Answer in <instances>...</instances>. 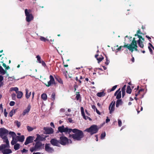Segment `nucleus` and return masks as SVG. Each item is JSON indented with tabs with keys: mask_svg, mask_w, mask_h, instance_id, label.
Masks as SVG:
<instances>
[{
	"mask_svg": "<svg viewBox=\"0 0 154 154\" xmlns=\"http://www.w3.org/2000/svg\"><path fill=\"white\" fill-rule=\"evenodd\" d=\"M134 35L135 36H137L139 38V40H141V39L143 41H144V38H143L141 36L139 35L138 34H135Z\"/></svg>",
	"mask_w": 154,
	"mask_h": 154,
	"instance_id": "4c0bfd02",
	"label": "nucleus"
},
{
	"mask_svg": "<svg viewBox=\"0 0 154 154\" xmlns=\"http://www.w3.org/2000/svg\"><path fill=\"white\" fill-rule=\"evenodd\" d=\"M13 90L15 91L16 93L19 91H18V88L17 87L13 88Z\"/></svg>",
	"mask_w": 154,
	"mask_h": 154,
	"instance_id": "49530a36",
	"label": "nucleus"
},
{
	"mask_svg": "<svg viewBox=\"0 0 154 154\" xmlns=\"http://www.w3.org/2000/svg\"><path fill=\"white\" fill-rule=\"evenodd\" d=\"M44 134H52L54 132L53 129L51 128L44 127Z\"/></svg>",
	"mask_w": 154,
	"mask_h": 154,
	"instance_id": "f8f14e48",
	"label": "nucleus"
},
{
	"mask_svg": "<svg viewBox=\"0 0 154 154\" xmlns=\"http://www.w3.org/2000/svg\"><path fill=\"white\" fill-rule=\"evenodd\" d=\"M122 97H123L125 95V91H122Z\"/></svg>",
	"mask_w": 154,
	"mask_h": 154,
	"instance_id": "69168bd1",
	"label": "nucleus"
},
{
	"mask_svg": "<svg viewBox=\"0 0 154 154\" xmlns=\"http://www.w3.org/2000/svg\"><path fill=\"white\" fill-rule=\"evenodd\" d=\"M27 128L28 131L29 132L33 130V128L29 126H28L27 127Z\"/></svg>",
	"mask_w": 154,
	"mask_h": 154,
	"instance_id": "58836bf2",
	"label": "nucleus"
},
{
	"mask_svg": "<svg viewBox=\"0 0 154 154\" xmlns=\"http://www.w3.org/2000/svg\"><path fill=\"white\" fill-rule=\"evenodd\" d=\"M15 102L13 101H11L9 103V105L11 106H14L15 104Z\"/></svg>",
	"mask_w": 154,
	"mask_h": 154,
	"instance_id": "09e8293b",
	"label": "nucleus"
},
{
	"mask_svg": "<svg viewBox=\"0 0 154 154\" xmlns=\"http://www.w3.org/2000/svg\"><path fill=\"white\" fill-rule=\"evenodd\" d=\"M8 133V131L5 128H0V137L2 139H6V142L7 143H8V139L7 135Z\"/></svg>",
	"mask_w": 154,
	"mask_h": 154,
	"instance_id": "20e7f679",
	"label": "nucleus"
},
{
	"mask_svg": "<svg viewBox=\"0 0 154 154\" xmlns=\"http://www.w3.org/2000/svg\"><path fill=\"white\" fill-rule=\"evenodd\" d=\"M14 123H16L17 126L18 128L20 127V126L21 125V123L20 122H19L18 121H15L14 122Z\"/></svg>",
	"mask_w": 154,
	"mask_h": 154,
	"instance_id": "c9c22d12",
	"label": "nucleus"
},
{
	"mask_svg": "<svg viewBox=\"0 0 154 154\" xmlns=\"http://www.w3.org/2000/svg\"><path fill=\"white\" fill-rule=\"evenodd\" d=\"M4 115H5V117H7V115L8 114V112H6V109H4Z\"/></svg>",
	"mask_w": 154,
	"mask_h": 154,
	"instance_id": "864d4df0",
	"label": "nucleus"
},
{
	"mask_svg": "<svg viewBox=\"0 0 154 154\" xmlns=\"http://www.w3.org/2000/svg\"><path fill=\"white\" fill-rule=\"evenodd\" d=\"M75 80L78 82V84L79 85H80L82 83V82L80 80L78 79V77H76L75 78Z\"/></svg>",
	"mask_w": 154,
	"mask_h": 154,
	"instance_id": "e433bc0d",
	"label": "nucleus"
},
{
	"mask_svg": "<svg viewBox=\"0 0 154 154\" xmlns=\"http://www.w3.org/2000/svg\"><path fill=\"white\" fill-rule=\"evenodd\" d=\"M125 47H126V48L132 52L134 51V49L137 52H139L138 50L137 49V41L135 40V38H134L131 43L130 45L128 44L124 46Z\"/></svg>",
	"mask_w": 154,
	"mask_h": 154,
	"instance_id": "f03ea898",
	"label": "nucleus"
},
{
	"mask_svg": "<svg viewBox=\"0 0 154 154\" xmlns=\"http://www.w3.org/2000/svg\"><path fill=\"white\" fill-rule=\"evenodd\" d=\"M3 77L0 75V83L2 82V81L3 80Z\"/></svg>",
	"mask_w": 154,
	"mask_h": 154,
	"instance_id": "0e129e2a",
	"label": "nucleus"
},
{
	"mask_svg": "<svg viewBox=\"0 0 154 154\" xmlns=\"http://www.w3.org/2000/svg\"><path fill=\"white\" fill-rule=\"evenodd\" d=\"M115 105V102L113 103L112 102L110 104L109 106V110L110 114H112L114 110V107Z\"/></svg>",
	"mask_w": 154,
	"mask_h": 154,
	"instance_id": "dca6fc26",
	"label": "nucleus"
},
{
	"mask_svg": "<svg viewBox=\"0 0 154 154\" xmlns=\"http://www.w3.org/2000/svg\"><path fill=\"white\" fill-rule=\"evenodd\" d=\"M77 93H78V94H76V99L77 100H78L80 98V95L79 94V92H77Z\"/></svg>",
	"mask_w": 154,
	"mask_h": 154,
	"instance_id": "c03bdc74",
	"label": "nucleus"
},
{
	"mask_svg": "<svg viewBox=\"0 0 154 154\" xmlns=\"http://www.w3.org/2000/svg\"><path fill=\"white\" fill-rule=\"evenodd\" d=\"M49 79L50 80L47 82L43 80L44 82H43V83L44 85L47 87H49L53 85H56V82L53 76L52 75H50Z\"/></svg>",
	"mask_w": 154,
	"mask_h": 154,
	"instance_id": "423d86ee",
	"label": "nucleus"
},
{
	"mask_svg": "<svg viewBox=\"0 0 154 154\" xmlns=\"http://www.w3.org/2000/svg\"><path fill=\"white\" fill-rule=\"evenodd\" d=\"M121 97V91H119L118 92L116 97V98L118 99H119Z\"/></svg>",
	"mask_w": 154,
	"mask_h": 154,
	"instance_id": "2f4dec72",
	"label": "nucleus"
},
{
	"mask_svg": "<svg viewBox=\"0 0 154 154\" xmlns=\"http://www.w3.org/2000/svg\"><path fill=\"white\" fill-rule=\"evenodd\" d=\"M137 43L138 46L142 48H143L144 47V45L143 42L141 40H138L137 41Z\"/></svg>",
	"mask_w": 154,
	"mask_h": 154,
	"instance_id": "b1692460",
	"label": "nucleus"
},
{
	"mask_svg": "<svg viewBox=\"0 0 154 154\" xmlns=\"http://www.w3.org/2000/svg\"><path fill=\"white\" fill-rule=\"evenodd\" d=\"M3 140L4 142H5L6 144H2L0 146V150L1 151L2 149H5L6 148H8L9 147V141L8 140V143L6 142V139H3Z\"/></svg>",
	"mask_w": 154,
	"mask_h": 154,
	"instance_id": "4468645a",
	"label": "nucleus"
},
{
	"mask_svg": "<svg viewBox=\"0 0 154 154\" xmlns=\"http://www.w3.org/2000/svg\"><path fill=\"white\" fill-rule=\"evenodd\" d=\"M146 37L149 40V41L150 42H151V38L150 37L148 36L147 35H146Z\"/></svg>",
	"mask_w": 154,
	"mask_h": 154,
	"instance_id": "bf43d9fd",
	"label": "nucleus"
},
{
	"mask_svg": "<svg viewBox=\"0 0 154 154\" xmlns=\"http://www.w3.org/2000/svg\"><path fill=\"white\" fill-rule=\"evenodd\" d=\"M106 136V133L104 132L102 133L101 135L100 138L101 139H103Z\"/></svg>",
	"mask_w": 154,
	"mask_h": 154,
	"instance_id": "f704fd0d",
	"label": "nucleus"
},
{
	"mask_svg": "<svg viewBox=\"0 0 154 154\" xmlns=\"http://www.w3.org/2000/svg\"><path fill=\"white\" fill-rule=\"evenodd\" d=\"M96 112L97 113V114H98L99 115H100V112H99V111L97 109H96Z\"/></svg>",
	"mask_w": 154,
	"mask_h": 154,
	"instance_id": "774afa93",
	"label": "nucleus"
},
{
	"mask_svg": "<svg viewBox=\"0 0 154 154\" xmlns=\"http://www.w3.org/2000/svg\"><path fill=\"white\" fill-rule=\"evenodd\" d=\"M17 109H13L10 112L9 116L10 117H12L13 115H14L17 111Z\"/></svg>",
	"mask_w": 154,
	"mask_h": 154,
	"instance_id": "393cba45",
	"label": "nucleus"
},
{
	"mask_svg": "<svg viewBox=\"0 0 154 154\" xmlns=\"http://www.w3.org/2000/svg\"><path fill=\"white\" fill-rule=\"evenodd\" d=\"M51 143L53 146H60V144L59 140L55 138L52 139L50 140Z\"/></svg>",
	"mask_w": 154,
	"mask_h": 154,
	"instance_id": "9b49d317",
	"label": "nucleus"
},
{
	"mask_svg": "<svg viewBox=\"0 0 154 154\" xmlns=\"http://www.w3.org/2000/svg\"><path fill=\"white\" fill-rule=\"evenodd\" d=\"M0 109L2 111V112H3V108L2 107V104H0Z\"/></svg>",
	"mask_w": 154,
	"mask_h": 154,
	"instance_id": "13d9d810",
	"label": "nucleus"
},
{
	"mask_svg": "<svg viewBox=\"0 0 154 154\" xmlns=\"http://www.w3.org/2000/svg\"><path fill=\"white\" fill-rule=\"evenodd\" d=\"M58 132H60L62 133L63 132L65 133L66 134H70V133L72 132V129L69 128L68 127L65 128L63 125L62 126H59L58 127Z\"/></svg>",
	"mask_w": 154,
	"mask_h": 154,
	"instance_id": "0eeeda50",
	"label": "nucleus"
},
{
	"mask_svg": "<svg viewBox=\"0 0 154 154\" xmlns=\"http://www.w3.org/2000/svg\"><path fill=\"white\" fill-rule=\"evenodd\" d=\"M12 99L14 100L15 99L16 94H12Z\"/></svg>",
	"mask_w": 154,
	"mask_h": 154,
	"instance_id": "603ef678",
	"label": "nucleus"
},
{
	"mask_svg": "<svg viewBox=\"0 0 154 154\" xmlns=\"http://www.w3.org/2000/svg\"><path fill=\"white\" fill-rule=\"evenodd\" d=\"M16 138L17 139L18 141L22 142L24 141L25 137L23 135L21 136H17Z\"/></svg>",
	"mask_w": 154,
	"mask_h": 154,
	"instance_id": "412c9836",
	"label": "nucleus"
},
{
	"mask_svg": "<svg viewBox=\"0 0 154 154\" xmlns=\"http://www.w3.org/2000/svg\"><path fill=\"white\" fill-rule=\"evenodd\" d=\"M20 145L19 143H16L14 145V149L15 150H18L20 148Z\"/></svg>",
	"mask_w": 154,
	"mask_h": 154,
	"instance_id": "7c9ffc66",
	"label": "nucleus"
},
{
	"mask_svg": "<svg viewBox=\"0 0 154 154\" xmlns=\"http://www.w3.org/2000/svg\"><path fill=\"white\" fill-rule=\"evenodd\" d=\"M35 142L34 146L30 148V151L32 152L39 150L42 148H43L44 147V144H42L39 141H37Z\"/></svg>",
	"mask_w": 154,
	"mask_h": 154,
	"instance_id": "7ed1b4c3",
	"label": "nucleus"
},
{
	"mask_svg": "<svg viewBox=\"0 0 154 154\" xmlns=\"http://www.w3.org/2000/svg\"><path fill=\"white\" fill-rule=\"evenodd\" d=\"M31 108V106L30 105H29L27 107V108L26 109H25L23 111V113H22V115L23 116H25L26 114H28L29 111L30 110V109Z\"/></svg>",
	"mask_w": 154,
	"mask_h": 154,
	"instance_id": "6ab92c4d",
	"label": "nucleus"
},
{
	"mask_svg": "<svg viewBox=\"0 0 154 154\" xmlns=\"http://www.w3.org/2000/svg\"><path fill=\"white\" fill-rule=\"evenodd\" d=\"M8 134L11 136L12 138L13 137H15V136H17L15 133L13 131H10L8 133Z\"/></svg>",
	"mask_w": 154,
	"mask_h": 154,
	"instance_id": "473e14b6",
	"label": "nucleus"
},
{
	"mask_svg": "<svg viewBox=\"0 0 154 154\" xmlns=\"http://www.w3.org/2000/svg\"><path fill=\"white\" fill-rule=\"evenodd\" d=\"M132 91L131 89V88L130 86L129 85H128L127 87L126 92L129 94L131 93Z\"/></svg>",
	"mask_w": 154,
	"mask_h": 154,
	"instance_id": "c85d7f7f",
	"label": "nucleus"
},
{
	"mask_svg": "<svg viewBox=\"0 0 154 154\" xmlns=\"http://www.w3.org/2000/svg\"><path fill=\"white\" fill-rule=\"evenodd\" d=\"M25 15L26 16V20L29 22L32 20L33 19V17L32 14H30L28 11L27 9H26L25 11Z\"/></svg>",
	"mask_w": 154,
	"mask_h": 154,
	"instance_id": "1a4fd4ad",
	"label": "nucleus"
},
{
	"mask_svg": "<svg viewBox=\"0 0 154 154\" xmlns=\"http://www.w3.org/2000/svg\"><path fill=\"white\" fill-rule=\"evenodd\" d=\"M33 137L31 136L28 137L26 139L25 142L24 143L25 145H27L29 143H31L33 141Z\"/></svg>",
	"mask_w": 154,
	"mask_h": 154,
	"instance_id": "f3484780",
	"label": "nucleus"
},
{
	"mask_svg": "<svg viewBox=\"0 0 154 154\" xmlns=\"http://www.w3.org/2000/svg\"><path fill=\"white\" fill-rule=\"evenodd\" d=\"M125 45H126V44H125L124 46H119L117 49V50L118 51H120L121 48L122 47L126 48V47H125L124 46Z\"/></svg>",
	"mask_w": 154,
	"mask_h": 154,
	"instance_id": "37998d69",
	"label": "nucleus"
},
{
	"mask_svg": "<svg viewBox=\"0 0 154 154\" xmlns=\"http://www.w3.org/2000/svg\"><path fill=\"white\" fill-rule=\"evenodd\" d=\"M81 113H82V115L83 116V118L84 119H85V114L84 112H84H81Z\"/></svg>",
	"mask_w": 154,
	"mask_h": 154,
	"instance_id": "5fc2aeb1",
	"label": "nucleus"
},
{
	"mask_svg": "<svg viewBox=\"0 0 154 154\" xmlns=\"http://www.w3.org/2000/svg\"><path fill=\"white\" fill-rule=\"evenodd\" d=\"M26 91V97L27 99H28L29 97L31 95V92H30L29 93H28L29 90L28 89L26 88L25 89Z\"/></svg>",
	"mask_w": 154,
	"mask_h": 154,
	"instance_id": "5701e85b",
	"label": "nucleus"
},
{
	"mask_svg": "<svg viewBox=\"0 0 154 154\" xmlns=\"http://www.w3.org/2000/svg\"><path fill=\"white\" fill-rule=\"evenodd\" d=\"M40 39L41 41H44V42H46V41H48V40L46 38H45L43 37H41L40 38Z\"/></svg>",
	"mask_w": 154,
	"mask_h": 154,
	"instance_id": "ea45409f",
	"label": "nucleus"
},
{
	"mask_svg": "<svg viewBox=\"0 0 154 154\" xmlns=\"http://www.w3.org/2000/svg\"><path fill=\"white\" fill-rule=\"evenodd\" d=\"M118 125L119 127H121L122 125V122L121 120L120 119L118 120Z\"/></svg>",
	"mask_w": 154,
	"mask_h": 154,
	"instance_id": "a18cd8bd",
	"label": "nucleus"
},
{
	"mask_svg": "<svg viewBox=\"0 0 154 154\" xmlns=\"http://www.w3.org/2000/svg\"><path fill=\"white\" fill-rule=\"evenodd\" d=\"M120 90V88H119L118 90H117L115 93L114 94V96H117V94L118 93V92H119V91Z\"/></svg>",
	"mask_w": 154,
	"mask_h": 154,
	"instance_id": "680f3d73",
	"label": "nucleus"
},
{
	"mask_svg": "<svg viewBox=\"0 0 154 154\" xmlns=\"http://www.w3.org/2000/svg\"><path fill=\"white\" fill-rule=\"evenodd\" d=\"M37 137L34 140L35 142L38 141H43L45 140V138L47 137V136H45V137H43L41 136L40 135L38 134H37Z\"/></svg>",
	"mask_w": 154,
	"mask_h": 154,
	"instance_id": "2eb2a0df",
	"label": "nucleus"
},
{
	"mask_svg": "<svg viewBox=\"0 0 154 154\" xmlns=\"http://www.w3.org/2000/svg\"><path fill=\"white\" fill-rule=\"evenodd\" d=\"M126 87V85H124L122 88V91H125Z\"/></svg>",
	"mask_w": 154,
	"mask_h": 154,
	"instance_id": "6e6d98bb",
	"label": "nucleus"
},
{
	"mask_svg": "<svg viewBox=\"0 0 154 154\" xmlns=\"http://www.w3.org/2000/svg\"><path fill=\"white\" fill-rule=\"evenodd\" d=\"M56 80L59 83L61 84H63V81L62 79L59 76L55 77Z\"/></svg>",
	"mask_w": 154,
	"mask_h": 154,
	"instance_id": "bb28decb",
	"label": "nucleus"
},
{
	"mask_svg": "<svg viewBox=\"0 0 154 154\" xmlns=\"http://www.w3.org/2000/svg\"><path fill=\"white\" fill-rule=\"evenodd\" d=\"M98 128L97 125H91L89 128L85 129V131L90 133L91 135L96 133L98 131Z\"/></svg>",
	"mask_w": 154,
	"mask_h": 154,
	"instance_id": "39448f33",
	"label": "nucleus"
},
{
	"mask_svg": "<svg viewBox=\"0 0 154 154\" xmlns=\"http://www.w3.org/2000/svg\"><path fill=\"white\" fill-rule=\"evenodd\" d=\"M36 58L37 59V62L40 63H41L42 65L44 67H47V65L45 62L41 59L40 56L39 55L36 56Z\"/></svg>",
	"mask_w": 154,
	"mask_h": 154,
	"instance_id": "ddd939ff",
	"label": "nucleus"
},
{
	"mask_svg": "<svg viewBox=\"0 0 154 154\" xmlns=\"http://www.w3.org/2000/svg\"><path fill=\"white\" fill-rule=\"evenodd\" d=\"M105 94L103 91L98 92L97 94V95L99 97H101L105 96Z\"/></svg>",
	"mask_w": 154,
	"mask_h": 154,
	"instance_id": "a878e982",
	"label": "nucleus"
},
{
	"mask_svg": "<svg viewBox=\"0 0 154 154\" xmlns=\"http://www.w3.org/2000/svg\"><path fill=\"white\" fill-rule=\"evenodd\" d=\"M68 121L70 123H71L72 122V119L71 118H69L68 119Z\"/></svg>",
	"mask_w": 154,
	"mask_h": 154,
	"instance_id": "338daca9",
	"label": "nucleus"
},
{
	"mask_svg": "<svg viewBox=\"0 0 154 154\" xmlns=\"http://www.w3.org/2000/svg\"><path fill=\"white\" fill-rule=\"evenodd\" d=\"M55 93H52L51 96V97L52 98L53 100H55Z\"/></svg>",
	"mask_w": 154,
	"mask_h": 154,
	"instance_id": "de8ad7c7",
	"label": "nucleus"
},
{
	"mask_svg": "<svg viewBox=\"0 0 154 154\" xmlns=\"http://www.w3.org/2000/svg\"><path fill=\"white\" fill-rule=\"evenodd\" d=\"M16 136H15V137H13V138H12V140H14V141H15L16 142H17L18 141V140L16 138Z\"/></svg>",
	"mask_w": 154,
	"mask_h": 154,
	"instance_id": "8fccbe9b",
	"label": "nucleus"
},
{
	"mask_svg": "<svg viewBox=\"0 0 154 154\" xmlns=\"http://www.w3.org/2000/svg\"><path fill=\"white\" fill-rule=\"evenodd\" d=\"M1 151L3 154H9L12 153V152L11 150L10 149H2Z\"/></svg>",
	"mask_w": 154,
	"mask_h": 154,
	"instance_id": "aec40b11",
	"label": "nucleus"
},
{
	"mask_svg": "<svg viewBox=\"0 0 154 154\" xmlns=\"http://www.w3.org/2000/svg\"><path fill=\"white\" fill-rule=\"evenodd\" d=\"M105 56L106 61L104 62V63L106 65H108L109 63V60H108L107 56L106 55H105Z\"/></svg>",
	"mask_w": 154,
	"mask_h": 154,
	"instance_id": "72a5a7b5",
	"label": "nucleus"
},
{
	"mask_svg": "<svg viewBox=\"0 0 154 154\" xmlns=\"http://www.w3.org/2000/svg\"><path fill=\"white\" fill-rule=\"evenodd\" d=\"M41 98L44 100H46L47 99V95L45 94H43L41 96Z\"/></svg>",
	"mask_w": 154,
	"mask_h": 154,
	"instance_id": "c756f323",
	"label": "nucleus"
},
{
	"mask_svg": "<svg viewBox=\"0 0 154 154\" xmlns=\"http://www.w3.org/2000/svg\"><path fill=\"white\" fill-rule=\"evenodd\" d=\"M17 143V142H16L15 141H14V140H12V141L11 142V144L12 145H14L16 144Z\"/></svg>",
	"mask_w": 154,
	"mask_h": 154,
	"instance_id": "3c124183",
	"label": "nucleus"
},
{
	"mask_svg": "<svg viewBox=\"0 0 154 154\" xmlns=\"http://www.w3.org/2000/svg\"><path fill=\"white\" fill-rule=\"evenodd\" d=\"M50 143H46L45 146V150L48 153H52L54 151L52 147H50Z\"/></svg>",
	"mask_w": 154,
	"mask_h": 154,
	"instance_id": "9d476101",
	"label": "nucleus"
},
{
	"mask_svg": "<svg viewBox=\"0 0 154 154\" xmlns=\"http://www.w3.org/2000/svg\"><path fill=\"white\" fill-rule=\"evenodd\" d=\"M95 58L98 61V63H99L101 61H102L104 59V57L101 55L99 56L98 54H96L95 56Z\"/></svg>",
	"mask_w": 154,
	"mask_h": 154,
	"instance_id": "a211bd4d",
	"label": "nucleus"
},
{
	"mask_svg": "<svg viewBox=\"0 0 154 154\" xmlns=\"http://www.w3.org/2000/svg\"><path fill=\"white\" fill-rule=\"evenodd\" d=\"M72 131L75 134H70L69 137H72L75 140H80L84 137V133L81 130L77 129H72Z\"/></svg>",
	"mask_w": 154,
	"mask_h": 154,
	"instance_id": "f257e3e1",
	"label": "nucleus"
},
{
	"mask_svg": "<svg viewBox=\"0 0 154 154\" xmlns=\"http://www.w3.org/2000/svg\"><path fill=\"white\" fill-rule=\"evenodd\" d=\"M7 71L6 70H5L3 68L0 71V72L3 74H5L6 72Z\"/></svg>",
	"mask_w": 154,
	"mask_h": 154,
	"instance_id": "a19ab883",
	"label": "nucleus"
},
{
	"mask_svg": "<svg viewBox=\"0 0 154 154\" xmlns=\"http://www.w3.org/2000/svg\"><path fill=\"white\" fill-rule=\"evenodd\" d=\"M28 151V150L25 149H23V150L21 151V152L22 153H23L24 152H27Z\"/></svg>",
	"mask_w": 154,
	"mask_h": 154,
	"instance_id": "e2e57ef3",
	"label": "nucleus"
},
{
	"mask_svg": "<svg viewBox=\"0 0 154 154\" xmlns=\"http://www.w3.org/2000/svg\"><path fill=\"white\" fill-rule=\"evenodd\" d=\"M117 85H116L113 86L112 88L109 90L110 92H111L114 91L117 88Z\"/></svg>",
	"mask_w": 154,
	"mask_h": 154,
	"instance_id": "79ce46f5",
	"label": "nucleus"
},
{
	"mask_svg": "<svg viewBox=\"0 0 154 154\" xmlns=\"http://www.w3.org/2000/svg\"><path fill=\"white\" fill-rule=\"evenodd\" d=\"M122 103L123 102L121 99H118L116 102V107H118L119 105H122Z\"/></svg>",
	"mask_w": 154,
	"mask_h": 154,
	"instance_id": "4be33fe9",
	"label": "nucleus"
},
{
	"mask_svg": "<svg viewBox=\"0 0 154 154\" xmlns=\"http://www.w3.org/2000/svg\"><path fill=\"white\" fill-rule=\"evenodd\" d=\"M17 97L18 98H21L23 96V93L22 92L19 91L17 93Z\"/></svg>",
	"mask_w": 154,
	"mask_h": 154,
	"instance_id": "cd10ccee",
	"label": "nucleus"
},
{
	"mask_svg": "<svg viewBox=\"0 0 154 154\" xmlns=\"http://www.w3.org/2000/svg\"><path fill=\"white\" fill-rule=\"evenodd\" d=\"M85 78V75H80V76H79V79L80 80L84 79Z\"/></svg>",
	"mask_w": 154,
	"mask_h": 154,
	"instance_id": "052dcab7",
	"label": "nucleus"
},
{
	"mask_svg": "<svg viewBox=\"0 0 154 154\" xmlns=\"http://www.w3.org/2000/svg\"><path fill=\"white\" fill-rule=\"evenodd\" d=\"M69 140L67 138L64 136H62L60 137V144L65 146L68 144Z\"/></svg>",
	"mask_w": 154,
	"mask_h": 154,
	"instance_id": "6e6552de",
	"label": "nucleus"
},
{
	"mask_svg": "<svg viewBox=\"0 0 154 154\" xmlns=\"http://www.w3.org/2000/svg\"><path fill=\"white\" fill-rule=\"evenodd\" d=\"M148 48V49L149 51H150V53L151 54H152V49L151 48V47H149V46Z\"/></svg>",
	"mask_w": 154,
	"mask_h": 154,
	"instance_id": "4d7b16f0",
	"label": "nucleus"
}]
</instances>
